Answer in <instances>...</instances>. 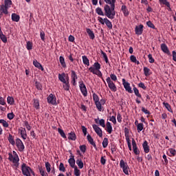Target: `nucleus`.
<instances>
[{"mask_svg": "<svg viewBox=\"0 0 176 176\" xmlns=\"http://www.w3.org/2000/svg\"><path fill=\"white\" fill-rule=\"evenodd\" d=\"M104 1L107 3L104 6V12H102V9L100 7H98L96 9V12L99 16H106L108 19L113 20L115 16H116V11H115V3H116V0H104Z\"/></svg>", "mask_w": 176, "mask_h": 176, "instance_id": "obj_1", "label": "nucleus"}, {"mask_svg": "<svg viewBox=\"0 0 176 176\" xmlns=\"http://www.w3.org/2000/svg\"><path fill=\"white\" fill-rule=\"evenodd\" d=\"M11 6H12V0H4V4L0 6V12H1L0 15H1L2 13H3L4 14H8V13H9L8 10L10 8H11Z\"/></svg>", "mask_w": 176, "mask_h": 176, "instance_id": "obj_2", "label": "nucleus"}, {"mask_svg": "<svg viewBox=\"0 0 176 176\" xmlns=\"http://www.w3.org/2000/svg\"><path fill=\"white\" fill-rule=\"evenodd\" d=\"M21 171L22 174L25 176H31V174H32V175H35V172L31 169V167L27 166L25 163L21 165Z\"/></svg>", "mask_w": 176, "mask_h": 176, "instance_id": "obj_3", "label": "nucleus"}, {"mask_svg": "<svg viewBox=\"0 0 176 176\" xmlns=\"http://www.w3.org/2000/svg\"><path fill=\"white\" fill-rule=\"evenodd\" d=\"M98 21H99V23H100V24H102V25H104V24H106L107 27L109 28V30H112V22H111V21H109L108 18L102 19V17L98 16Z\"/></svg>", "mask_w": 176, "mask_h": 176, "instance_id": "obj_4", "label": "nucleus"}, {"mask_svg": "<svg viewBox=\"0 0 176 176\" xmlns=\"http://www.w3.org/2000/svg\"><path fill=\"white\" fill-rule=\"evenodd\" d=\"M120 167L122 168V171L126 175H129V170H130V168L127 163L124 162L123 160H121L120 162Z\"/></svg>", "mask_w": 176, "mask_h": 176, "instance_id": "obj_5", "label": "nucleus"}, {"mask_svg": "<svg viewBox=\"0 0 176 176\" xmlns=\"http://www.w3.org/2000/svg\"><path fill=\"white\" fill-rule=\"evenodd\" d=\"M47 101L48 104H51V105H57V98L56 97V95L53 94H50L47 96Z\"/></svg>", "mask_w": 176, "mask_h": 176, "instance_id": "obj_6", "label": "nucleus"}, {"mask_svg": "<svg viewBox=\"0 0 176 176\" xmlns=\"http://www.w3.org/2000/svg\"><path fill=\"white\" fill-rule=\"evenodd\" d=\"M78 83L80 90L82 96H84V97H87V89L86 88V85H85V83H83V80L80 81Z\"/></svg>", "mask_w": 176, "mask_h": 176, "instance_id": "obj_7", "label": "nucleus"}, {"mask_svg": "<svg viewBox=\"0 0 176 176\" xmlns=\"http://www.w3.org/2000/svg\"><path fill=\"white\" fill-rule=\"evenodd\" d=\"M15 144L19 152H23V151H24V149L25 148L24 143H23V141H21L20 138L16 139Z\"/></svg>", "mask_w": 176, "mask_h": 176, "instance_id": "obj_8", "label": "nucleus"}, {"mask_svg": "<svg viewBox=\"0 0 176 176\" xmlns=\"http://www.w3.org/2000/svg\"><path fill=\"white\" fill-rule=\"evenodd\" d=\"M106 82L108 84V87L110 89V90H111V91H116L117 90L116 85H115V83L113 82V81L111 80V78L107 77L106 79Z\"/></svg>", "mask_w": 176, "mask_h": 176, "instance_id": "obj_9", "label": "nucleus"}, {"mask_svg": "<svg viewBox=\"0 0 176 176\" xmlns=\"http://www.w3.org/2000/svg\"><path fill=\"white\" fill-rule=\"evenodd\" d=\"M13 153H15L14 156L13 155H12V153H9L8 160H10V162H12V163H14V164H17L19 160V155H17V154L16 153V151H13Z\"/></svg>", "mask_w": 176, "mask_h": 176, "instance_id": "obj_10", "label": "nucleus"}, {"mask_svg": "<svg viewBox=\"0 0 176 176\" xmlns=\"http://www.w3.org/2000/svg\"><path fill=\"white\" fill-rule=\"evenodd\" d=\"M122 85L126 91L130 93L131 94H133V89H131V87H130V83L129 82H126V79L124 78H122Z\"/></svg>", "mask_w": 176, "mask_h": 176, "instance_id": "obj_11", "label": "nucleus"}, {"mask_svg": "<svg viewBox=\"0 0 176 176\" xmlns=\"http://www.w3.org/2000/svg\"><path fill=\"white\" fill-rule=\"evenodd\" d=\"M92 127L95 133H96V134L98 135V137H102V130H101V128L97 126V124H93Z\"/></svg>", "mask_w": 176, "mask_h": 176, "instance_id": "obj_12", "label": "nucleus"}, {"mask_svg": "<svg viewBox=\"0 0 176 176\" xmlns=\"http://www.w3.org/2000/svg\"><path fill=\"white\" fill-rule=\"evenodd\" d=\"M71 78H72V83L73 86H76V79H78V75H76V72L75 71H71Z\"/></svg>", "mask_w": 176, "mask_h": 176, "instance_id": "obj_13", "label": "nucleus"}, {"mask_svg": "<svg viewBox=\"0 0 176 176\" xmlns=\"http://www.w3.org/2000/svg\"><path fill=\"white\" fill-rule=\"evenodd\" d=\"M70 158L68 160V163L72 167V168H75L76 166H75V156L72 155V153H70Z\"/></svg>", "mask_w": 176, "mask_h": 176, "instance_id": "obj_14", "label": "nucleus"}, {"mask_svg": "<svg viewBox=\"0 0 176 176\" xmlns=\"http://www.w3.org/2000/svg\"><path fill=\"white\" fill-rule=\"evenodd\" d=\"M135 32L136 35H142V32H144V25L140 24L139 26H136Z\"/></svg>", "mask_w": 176, "mask_h": 176, "instance_id": "obj_15", "label": "nucleus"}, {"mask_svg": "<svg viewBox=\"0 0 176 176\" xmlns=\"http://www.w3.org/2000/svg\"><path fill=\"white\" fill-rule=\"evenodd\" d=\"M132 146L135 155H140V151H138V147H137V143L135 142V140L132 139Z\"/></svg>", "mask_w": 176, "mask_h": 176, "instance_id": "obj_16", "label": "nucleus"}, {"mask_svg": "<svg viewBox=\"0 0 176 176\" xmlns=\"http://www.w3.org/2000/svg\"><path fill=\"white\" fill-rule=\"evenodd\" d=\"M94 122L95 123H96V124H100L101 127L105 128V120L104 119L100 120V118H95Z\"/></svg>", "mask_w": 176, "mask_h": 176, "instance_id": "obj_17", "label": "nucleus"}, {"mask_svg": "<svg viewBox=\"0 0 176 176\" xmlns=\"http://www.w3.org/2000/svg\"><path fill=\"white\" fill-rule=\"evenodd\" d=\"M89 71H90V72L94 74V75H98V76H99V78H102V73H101V71L98 70V73H97L96 72H95V69L93 67H90L89 68Z\"/></svg>", "mask_w": 176, "mask_h": 176, "instance_id": "obj_18", "label": "nucleus"}, {"mask_svg": "<svg viewBox=\"0 0 176 176\" xmlns=\"http://www.w3.org/2000/svg\"><path fill=\"white\" fill-rule=\"evenodd\" d=\"M87 140L88 142H89V144L92 145V146H94V148H97V146L96 145V142H94V140L93 139V138H91V135H87Z\"/></svg>", "mask_w": 176, "mask_h": 176, "instance_id": "obj_19", "label": "nucleus"}, {"mask_svg": "<svg viewBox=\"0 0 176 176\" xmlns=\"http://www.w3.org/2000/svg\"><path fill=\"white\" fill-rule=\"evenodd\" d=\"M33 65H34V67H36V68H38V69H41V71H45V69L43 68L42 65H41V63L39 62H38V60H33Z\"/></svg>", "mask_w": 176, "mask_h": 176, "instance_id": "obj_20", "label": "nucleus"}, {"mask_svg": "<svg viewBox=\"0 0 176 176\" xmlns=\"http://www.w3.org/2000/svg\"><path fill=\"white\" fill-rule=\"evenodd\" d=\"M19 131L21 138H23V140H27V131L25 130V128H22L21 129H19Z\"/></svg>", "mask_w": 176, "mask_h": 176, "instance_id": "obj_21", "label": "nucleus"}, {"mask_svg": "<svg viewBox=\"0 0 176 176\" xmlns=\"http://www.w3.org/2000/svg\"><path fill=\"white\" fill-rule=\"evenodd\" d=\"M142 147L144 148V153H149V146L148 145V142L145 140L143 144H142Z\"/></svg>", "mask_w": 176, "mask_h": 176, "instance_id": "obj_22", "label": "nucleus"}, {"mask_svg": "<svg viewBox=\"0 0 176 176\" xmlns=\"http://www.w3.org/2000/svg\"><path fill=\"white\" fill-rule=\"evenodd\" d=\"M161 50H162V52H164V53H166V54H170V50H168V47H167V45H166V43H162L161 45Z\"/></svg>", "mask_w": 176, "mask_h": 176, "instance_id": "obj_23", "label": "nucleus"}, {"mask_svg": "<svg viewBox=\"0 0 176 176\" xmlns=\"http://www.w3.org/2000/svg\"><path fill=\"white\" fill-rule=\"evenodd\" d=\"M11 18L12 21H15L16 23H19V21H20V15L16 13H12L11 15Z\"/></svg>", "mask_w": 176, "mask_h": 176, "instance_id": "obj_24", "label": "nucleus"}, {"mask_svg": "<svg viewBox=\"0 0 176 176\" xmlns=\"http://www.w3.org/2000/svg\"><path fill=\"white\" fill-rule=\"evenodd\" d=\"M106 131H107V133L109 134H112V125L111 124V122H107L106 124V129H105Z\"/></svg>", "mask_w": 176, "mask_h": 176, "instance_id": "obj_25", "label": "nucleus"}, {"mask_svg": "<svg viewBox=\"0 0 176 176\" xmlns=\"http://www.w3.org/2000/svg\"><path fill=\"white\" fill-rule=\"evenodd\" d=\"M8 140L10 144H11V145H12L13 146L16 145V142L14 141V137L12 135V134H9Z\"/></svg>", "mask_w": 176, "mask_h": 176, "instance_id": "obj_26", "label": "nucleus"}, {"mask_svg": "<svg viewBox=\"0 0 176 176\" xmlns=\"http://www.w3.org/2000/svg\"><path fill=\"white\" fill-rule=\"evenodd\" d=\"M86 31H87V33L88 34V35H89V38H90V39H94V38H96V36L94 35V32L92 31V30H91L90 29H89V28H87L86 29Z\"/></svg>", "mask_w": 176, "mask_h": 176, "instance_id": "obj_27", "label": "nucleus"}, {"mask_svg": "<svg viewBox=\"0 0 176 176\" xmlns=\"http://www.w3.org/2000/svg\"><path fill=\"white\" fill-rule=\"evenodd\" d=\"M121 10L124 14V16H125V17H127V16H129V10L127 9V7L126 6H122L121 8Z\"/></svg>", "mask_w": 176, "mask_h": 176, "instance_id": "obj_28", "label": "nucleus"}, {"mask_svg": "<svg viewBox=\"0 0 176 176\" xmlns=\"http://www.w3.org/2000/svg\"><path fill=\"white\" fill-rule=\"evenodd\" d=\"M58 78L62 83H65V73L59 74Z\"/></svg>", "mask_w": 176, "mask_h": 176, "instance_id": "obj_29", "label": "nucleus"}, {"mask_svg": "<svg viewBox=\"0 0 176 176\" xmlns=\"http://www.w3.org/2000/svg\"><path fill=\"white\" fill-rule=\"evenodd\" d=\"M133 91L136 97H138L139 98H142V100H144V99H142V96L141 95V94H140V90H138L137 87H133Z\"/></svg>", "mask_w": 176, "mask_h": 176, "instance_id": "obj_30", "label": "nucleus"}, {"mask_svg": "<svg viewBox=\"0 0 176 176\" xmlns=\"http://www.w3.org/2000/svg\"><path fill=\"white\" fill-rule=\"evenodd\" d=\"M59 61L63 68H67V63H65V59L63 56L59 57Z\"/></svg>", "mask_w": 176, "mask_h": 176, "instance_id": "obj_31", "label": "nucleus"}, {"mask_svg": "<svg viewBox=\"0 0 176 176\" xmlns=\"http://www.w3.org/2000/svg\"><path fill=\"white\" fill-rule=\"evenodd\" d=\"M82 58L83 64H85V65H87V67H89V65H90V62H89V58H87V56H82Z\"/></svg>", "mask_w": 176, "mask_h": 176, "instance_id": "obj_32", "label": "nucleus"}, {"mask_svg": "<svg viewBox=\"0 0 176 176\" xmlns=\"http://www.w3.org/2000/svg\"><path fill=\"white\" fill-rule=\"evenodd\" d=\"M0 39L3 43H6V42H8V38L5 34H3V32H0Z\"/></svg>", "mask_w": 176, "mask_h": 176, "instance_id": "obj_33", "label": "nucleus"}, {"mask_svg": "<svg viewBox=\"0 0 176 176\" xmlns=\"http://www.w3.org/2000/svg\"><path fill=\"white\" fill-rule=\"evenodd\" d=\"M63 87L64 90H65L66 91H69L70 87L69 82L65 81V82H63Z\"/></svg>", "mask_w": 176, "mask_h": 176, "instance_id": "obj_34", "label": "nucleus"}, {"mask_svg": "<svg viewBox=\"0 0 176 176\" xmlns=\"http://www.w3.org/2000/svg\"><path fill=\"white\" fill-rule=\"evenodd\" d=\"M7 102L8 104H10V105H14V98L12 96H8L7 98Z\"/></svg>", "mask_w": 176, "mask_h": 176, "instance_id": "obj_35", "label": "nucleus"}, {"mask_svg": "<svg viewBox=\"0 0 176 176\" xmlns=\"http://www.w3.org/2000/svg\"><path fill=\"white\" fill-rule=\"evenodd\" d=\"M38 170L41 176H49V175L47 174V173H46V171H45V169L43 168L39 167Z\"/></svg>", "mask_w": 176, "mask_h": 176, "instance_id": "obj_36", "label": "nucleus"}, {"mask_svg": "<svg viewBox=\"0 0 176 176\" xmlns=\"http://www.w3.org/2000/svg\"><path fill=\"white\" fill-rule=\"evenodd\" d=\"M143 71L145 76H149V75H151V69L144 67Z\"/></svg>", "mask_w": 176, "mask_h": 176, "instance_id": "obj_37", "label": "nucleus"}, {"mask_svg": "<svg viewBox=\"0 0 176 176\" xmlns=\"http://www.w3.org/2000/svg\"><path fill=\"white\" fill-rule=\"evenodd\" d=\"M69 140H72V141H75L76 140V135L74 132H71L69 133Z\"/></svg>", "mask_w": 176, "mask_h": 176, "instance_id": "obj_38", "label": "nucleus"}, {"mask_svg": "<svg viewBox=\"0 0 176 176\" xmlns=\"http://www.w3.org/2000/svg\"><path fill=\"white\" fill-rule=\"evenodd\" d=\"M160 5H165L167 8H170V2L167 0H159Z\"/></svg>", "mask_w": 176, "mask_h": 176, "instance_id": "obj_39", "label": "nucleus"}, {"mask_svg": "<svg viewBox=\"0 0 176 176\" xmlns=\"http://www.w3.org/2000/svg\"><path fill=\"white\" fill-rule=\"evenodd\" d=\"M92 68H94L95 72H96V71H99V69H101V65H100V64L98 63V62H96V63L94 64Z\"/></svg>", "mask_w": 176, "mask_h": 176, "instance_id": "obj_40", "label": "nucleus"}, {"mask_svg": "<svg viewBox=\"0 0 176 176\" xmlns=\"http://www.w3.org/2000/svg\"><path fill=\"white\" fill-rule=\"evenodd\" d=\"M163 105L165 107V108L167 109V110L168 111V112H171L173 113V109H171V106L170 105V104L164 102H163Z\"/></svg>", "mask_w": 176, "mask_h": 176, "instance_id": "obj_41", "label": "nucleus"}, {"mask_svg": "<svg viewBox=\"0 0 176 176\" xmlns=\"http://www.w3.org/2000/svg\"><path fill=\"white\" fill-rule=\"evenodd\" d=\"M76 164L78 166V168H83V161H82L80 159H78L76 160Z\"/></svg>", "mask_w": 176, "mask_h": 176, "instance_id": "obj_42", "label": "nucleus"}, {"mask_svg": "<svg viewBox=\"0 0 176 176\" xmlns=\"http://www.w3.org/2000/svg\"><path fill=\"white\" fill-rule=\"evenodd\" d=\"M0 124H2L3 127L8 128L9 127V123L6 120L1 119L0 120Z\"/></svg>", "mask_w": 176, "mask_h": 176, "instance_id": "obj_43", "label": "nucleus"}, {"mask_svg": "<svg viewBox=\"0 0 176 176\" xmlns=\"http://www.w3.org/2000/svg\"><path fill=\"white\" fill-rule=\"evenodd\" d=\"M58 133L60 135V137L63 138L67 139V135H65V133H64V131L61 129H58Z\"/></svg>", "mask_w": 176, "mask_h": 176, "instance_id": "obj_44", "label": "nucleus"}, {"mask_svg": "<svg viewBox=\"0 0 176 176\" xmlns=\"http://www.w3.org/2000/svg\"><path fill=\"white\" fill-rule=\"evenodd\" d=\"M45 168L47 173H50V171H52V165L48 162H45Z\"/></svg>", "mask_w": 176, "mask_h": 176, "instance_id": "obj_45", "label": "nucleus"}, {"mask_svg": "<svg viewBox=\"0 0 176 176\" xmlns=\"http://www.w3.org/2000/svg\"><path fill=\"white\" fill-rule=\"evenodd\" d=\"M34 107L36 109H39V100L34 99Z\"/></svg>", "mask_w": 176, "mask_h": 176, "instance_id": "obj_46", "label": "nucleus"}, {"mask_svg": "<svg viewBox=\"0 0 176 176\" xmlns=\"http://www.w3.org/2000/svg\"><path fill=\"white\" fill-rule=\"evenodd\" d=\"M95 105H96V108L99 111V112H101V111H102V106H101L100 102H96V103H95Z\"/></svg>", "mask_w": 176, "mask_h": 176, "instance_id": "obj_47", "label": "nucleus"}, {"mask_svg": "<svg viewBox=\"0 0 176 176\" xmlns=\"http://www.w3.org/2000/svg\"><path fill=\"white\" fill-rule=\"evenodd\" d=\"M146 25H148V27H149V28H152L153 30L156 29V27H155V25L152 23L151 21H147Z\"/></svg>", "mask_w": 176, "mask_h": 176, "instance_id": "obj_48", "label": "nucleus"}, {"mask_svg": "<svg viewBox=\"0 0 176 176\" xmlns=\"http://www.w3.org/2000/svg\"><path fill=\"white\" fill-rule=\"evenodd\" d=\"M74 168V175L80 176V170L78 168V166H76Z\"/></svg>", "mask_w": 176, "mask_h": 176, "instance_id": "obj_49", "label": "nucleus"}, {"mask_svg": "<svg viewBox=\"0 0 176 176\" xmlns=\"http://www.w3.org/2000/svg\"><path fill=\"white\" fill-rule=\"evenodd\" d=\"M102 146L103 148H107V146H108V138H104L103 139V141H102Z\"/></svg>", "mask_w": 176, "mask_h": 176, "instance_id": "obj_50", "label": "nucleus"}, {"mask_svg": "<svg viewBox=\"0 0 176 176\" xmlns=\"http://www.w3.org/2000/svg\"><path fill=\"white\" fill-rule=\"evenodd\" d=\"M137 129L138 131V133H140V131H142V130H144V124L142 123L138 124L137 126Z\"/></svg>", "mask_w": 176, "mask_h": 176, "instance_id": "obj_51", "label": "nucleus"}, {"mask_svg": "<svg viewBox=\"0 0 176 176\" xmlns=\"http://www.w3.org/2000/svg\"><path fill=\"white\" fill-rule=\"evenodd\" d=\"M148 62L151 63V64H153V63H155V58H153V57L152 56V54H149L148 55Z\"/></svg>", "mask_w": 176, "mask_h": 176, "instance_id": "obj_52", "label": "nucleus"}, {"mask_svg": "<svg viewBox=\"0 0 176 176\" xmlns=\"http://www.w3.org/2000/svg\"><path fill=\"white\" fill-rule=\"evenodd\" d=\"M59 171L65 173V166H64V164H63V162H60V164L59 165Z\"/></svg>", "mask_w": 176, "mask_h": 176, "instance_id": "obj_53", "label": "nucleus"}, {"mask_svg": "<svg viewBox=\"0 0 176 176\" xmlns=\"http://www.w3.org/2000/svg\"><path fill=\"white\" fill-rule=\"evenodd\" d=\"M93 98L95 103L100 102V98H98V96L96 94H93Z\"/></svg>", "mask_w": 176, "mask_h": 176, "instance_id": "obj_54", "label": "nucleus"}, {"mask_svg": "<svg viewBox=\"0 0 176 176\" xmlns=\"http://www.w3.org/2000/svg\"><path fill=\"white\" fill-rule=\"evenodd\" d=\"M26 49H28V50H32V43H31L30 41H28L26 45Z\"/></svg>", "mask_w": 176, "mask_h": 176, "instance_id": "obj_55", "label": "nucleus"}, {"mask_svg": "<svg viewBox=\"0 0 176 176\" xmlns=\"http://www.w3.org/2000/svg\"><path fill=\"white\" fill-rule=\"evenodd\" d=\"M7 118H8V119H9V120H13V118H14V113H8Z\"/></svg>", "mask_w": 176, "mask_h": 176, "instance_id": "obj_56", "label": "nucleus"}, {"mask_svg": "<svg viewBox=\"0 0 176 176\" xmlns=\"http://www.w3.org/2000/svg\"><path fill=\"white\" fill-rule=\"evenodd\" d=\"M142 111H143L146 115H148V116L151 115V111L145 109V107H142Z\"/></svg>", "mask_w": 176, "mask_h": 176, "instance_id": "obj_57", "label": "nucleus"}, {"mask_svg": "<svg viewBox=\"0 0 176 176\" xmlns=\"http://www.w3.org/2000/svg\"><path fill=\"white\" fill-rule=\"evenodd\" d=\"M109 78L110 79H111V80H113L114 82H116V80H118V77L113 74H111Z\"/></svg>", "mask_w": 176, "mask_h": 176, "instance_id": "obj_58", "label": "nucleus"}, {"mask_svg": "<svg viewBox=\"0 0 176 176\" xmlns=\"http://www.w3.org/2000/svg\"><path fill=\"white\" fill-rule=\"evenodd\" d=\"M138 87L143 89V90H146V86H145V84L144 82H140L138 84Z\"/></svg>", "mask_w": 176, "mask_h": 176, "instance_id": "obj_59", "label": "nucleus"}, {"mask_svg": "<svg viewBox=\"0 0 176 176\" xmlns=\"http://www.w3.org/2000/svg\"><path fill=\"white\" fill-rule=\"evenodd\" d=\"M40 38H41V41H45V32H43V30H41L40 32Z\"/></svg>", "mask_w": 176, "mask_h": 176, "instance_id": "obj_60", "label": "nucleus"}, {"mask_svg": "<svg viewBox=\"0 0 176 176\" xmlns=\"http://www.w3.org/2000/svg\"><path fill=\"white\" fill-rule=\"evenodd\" d=\"M169 152H170V155H170V156H175V155H176V150H175V149H174V148H170V149H169Z\"/></svg>", "mask_w": 176, "mask_h": 176, "instance_id": "obj_61", "label": "nucleus"}, {"mask_svg": "<svg viewBox=\"0 0 176 176\" xmlns=\"http://www.w3.org/2000/svg\"><path fill=\"white\" fill-rule=\"evenodd\" d=\"M80 151H81L82 153H85L86 152V145L83 144L80 146Z\"/></svg>", "mask_w": 176, "mask_h": 176, "instance_id": "obj_62", "label": "nucleus"}, {"mask_svg": "<svg viewBox=\"0 0 176 176\" xmlns=\"http://www.w3.org/2000/svg\"><path fill=\"white\" fill-rule=\"evenodd\" d=\"M110 122H112L113 124H116V116H111L109 119Z\"/></svg>", "mask_w": 176, "mask_h": 176, "instance_id": "obj_63", "label": "nucleus"}, {"mask_svg": "<svg viewBox=\"0 0 176 176\" xmlns=\"http://www.w3.org/2000/svg\"><path fill=\"white\" fill-rule=\"evenodd\" d=\"M172 54H173V61H176V52L175 51H173L172 52Z\"/></svg>", "mask_w": 176, "mask_h": 176, "instance_id": "obj_64", "label": "nucleus"}]
</instances>
